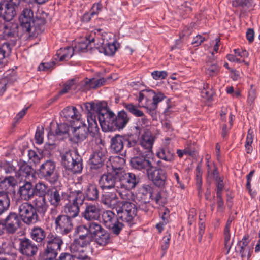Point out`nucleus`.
<instances>
[{
	"instance_id": "38",
	"label": "nucleus",
	"mask_w": 260,
	"mask_h": 260,
	"mask_svg": "<svg viewBox=\"0 0 260 260\" xmlns=\"http://www.w3.org/2000/svg\"><path fill=\"white\" fill-rule=\"evenodd\" d=\"M19 170L16 172V176L20 177V176H24L25 177L30 175L33 176L34 169L32 168L25 162H20L19 163Z\"/></svg>"
},
{
	"instance_id": "15",
	"label": "nucleus",
	"mask_w": 260,
	"mask_h": 260,
	"mask_svg": "<svg viewBox=\"0 0 260 260\" xmlns=\"http://www.w3.org/2000/svg\"><path fill=\"white\" fill-rule=\"evenodd\" d=\"M73 219L63 214L58 215L54 221L56 230H59L62 234H68L73 229Z\"/></svg>"
},
{
	"instance_id": "56",
	"label": "nucleus",
	"mask_w": 260,
	"mask_h": 260,
	"mask_svg": "<svg viewBox=\"0 0 260 260\" xmlns=\"http://www.w3.org/2000/svg\"><path fill=\"white\" fill-rule=\"evenodd\" d=\"M253 132L251 129H249L248 131L245 145V147L247 153H250L252 151V148L251 146V145L253 142Z\"/></svg>"
},
{
	"instance_id": "51",
	"label": "nucleus",
	"mask_w": 260,
	"mask_h": 260,
	"mask_svg": "<svg viewBox=\"0 0 260 260\" xmlns=\"http://www.w3.org/2000/svg\"><path fill=\"white\" fill-rule=\"evenodd\" d=\"M103 202L110 208H114L118 202V198L116 194H107L104 196Z\"/></svg>"
},
{
	"instance_id": "31",
	"label": "nucleus",
	"mask_w": 260,
	"mask_h": 260,
	"mask_svg": "<svg viewBox=\"0 0 260 260\" xmlns=\"http://www.w3.org/2000/svg\"><path fill=\"white\" fill-rule=\"evenodd\" d=\"M100 44L101 45L96 44V46H95V49L98 50L99 52L103 53L107 56H112L115 54L117 50L115 43H104L103 41L100 42Z\"/></svg>"
},
{
	"instance_id": "42",
	"label": "nucleus",
	"mask_w": 260,
	"mask_h": 260,
	"mask_svg": "<svg viewBox=\"0 0 260 260\" xmlns=\"http://www.w3.org/2000/svg\"><path fill=\"white\" fill-rule=\"evenodd\" d=\"M34 209L36 213L44 215L48 208V205L45 202V198L44 197L42 199H36L34 201Z\"/></svg>"
},
{
	"instance_id": "28",
	"label": "nucleus",
	"mask_w": 260,
	"mask_h": 260,
	"mask_svg": "<svg viewBox=\"0 0 260 260\" xmlns=\"http://www.w3.org/2000/svg\"><path fill=\"white\" fill-rule=\"evenodd\" d=\"M154 142V137L148 129H145L140 139V144L148 152H152V148Z\"/></svg>"
},
{
	"instance_id": "4",
	"label": "nucleus",
	"mask_w": 260,
	"mask_h": 260,
	"mask_svg": "<svg viewBox=\"0 0 260 260\" xmlns=\"http://www.w3.org/2000/svg\"><path fill=\"white\" fill-rule=\"evenodd\" d=\"M85 196L81 190H75L71 192L68 199L69 202L64 206L66 215L75 218L80 213V208L83 204Z\"/></svg>"
},
{
	"instance_id": "64",
	"label": "nucleus",
	"mask_w": 260,
	"mask_h": 260,
	"mask_svg": "<svg viewBox=\"0 0 260 260\" xmlns=\"http://www.w3.org/2000/svg\"><path fill=\"white\" fill-rule=\"evenodd\" d=\"M28 156L29 160H31L34 164H38L40 161L41 157L34 150H28Z\"/></svg>"
},
{
	"instance_id": "26",
	"label": "nucleus",
	"mask_w": 260,
	"mask_h": 260,
	"mask_svg": "<svg viewBox=\"0 0 260 260\" xmlns=\"http://www.w3.org/2000/svg\"><path fill=\"white\" fill-rule=\"evenodd\" d=\"M85 110L87 111V115H94L99 117V115H101L106 110L107 104L106 102H87L84 104Z\"/></svg>"
},
{
	"instance_id": "34",
	"label": "nucleus",
	"mask_w": 260,
	"mask_h": 260,
	"mask_svg": "<svg viewBox=\"0 0 260 260\" xmlns=\"http://www.w3.org/2000/svg\"><path fill=\"white\" fill-rule=\"evenodd\" d=\"M220 71V67L214 59L209 60L205 66V73L209 77L217 76Z\"/></svg>"
},
{
	"instance_id": "43",
	"label": "nucleus",
	"mask_w": 260,
	"mask_h": 260,
	"mask_svg": "<svg viewBox=\"0 0 260 260\" xmlns=\"http://www.w3.org/2000/svg\"><path fill=\"white\" fill-rule=\"evenodd\" d=\"M233 219V217H229L224 230V245L225 248L228 250V253L229 252L233 244V241L230 242L231 236L230 233V229Z\"/></svg>"
},
{
	"instance_id": "18",
	"label": "nucleus",
	"mask_w": 260,
	"mask_h": 260,
	"mask_svg": "<svg viewBox=\"0 0 260 260\" xmlns=\"http://www.w3.org/2000/svg\"><path fill=\"white\" fill-rule=\"evenodd\" d=\"M103 146H99L93 152L89 161L91 170L100 169L104 166V162L106 159L107 151Z\"/></svg>"
},
{
	"instance_id": "12",
	"label": "nucleus",
	"mask_w": 260,
	"mask_h": 260,
	"mask_svg": "<svg viewBox=\"0 0 260 260\" xmlns=\"http://www.w3.org/2000/svg\"><path fill=\"white\" fill-rule=\"evenodd\" d=\"M96 118V115H87V132L97 145L103 146L104 141L102 139Z\"/></svg>"
},
{
	"instance_id": "57",
	"label": "nucleus",
	"mask_w": 260,
	"mask_h": 260,
	"mask_svg": "<svg viewBox=\"0 0 260 260\" xmlns=\"http://www.w3.org/2000/svg\"><path fill=\"white\" fill-rule=\"evenodd\" d=\"M75 86V80L72 79L67 81L64 85L62 90L59 91V94H64L67 93L70 90L74 89Z\"/></svg>"
},
{
	"instance_id": "60",
	"label": "nucleus",
	"mask_w": 260,
	"mask_h": 260,
	"mask_svg": "<svg viewBox=\"0 0 260 260\" xmlns=\"http://www.w3.org/2000/svg\"><path fill=\"white\" fill-rule=\"evenodd\" d=\"M139 208L146 213H150L152 212L153 207L150 202H145V200H142L139 205Z\"/></svg>"
},
{
	"instance_id": "11",
	"label": "nucleus",
	"mask_w": 260,
	"mask_h": 260,
	"mask_svg": "<svg viewBox=\"0 0 260 260\" xmlns=\"http://www.w3.org/2000/svg\"><path fill=\"white\" fill-rule=\"evenodd\" d=\"M69 197L67 193L56 188L49 189L46 197L50 205L55 208L62 206Z\"/></svg>"
},
{
	"instance_id": "6",
	"label": "nucleus",
	"mask_w": 260,
	"mask_h": 260,
	"mask_svg": "<svg viewBox=\"0 0 260 260\" xmlns=\"http://www.w3.org/2000/svg\"><path fill=\"white\" fill-rule=\"evenodd\" d=\"M39 175L43 179L51 184H55L58 180L59 175L55 162L47 160L43 163L39 169Z\"/></svg>"
},
{
	"instance_id": "41",
	"label": "nucleus",
	"mask_w": 260,
	"mask_h": 260,
	"mask_svg": "<svg viewBox=\"0 0 260 260\" xmlns=\"http://www.w3.org/2000/svg\"><path fill=\"white\" fill-rule=\"evenodd\" d=\"M11 48V44L8 42L4 43L0 47V66L3 67L6 64V57L10 54Z\"/></svg>"
},
{
	"instance_id": "19",
	"label": "nucleus",
	"mask_w": 260,
	"mask_h": 260,
	"mask_svg": "<svg viewBox=\"0 0 260 260\" xmlns=\"http://www.w3.org/2000/svg\"><path fill=\"white\" fill-rule=\"evenodd\" d=\"M81 215L85 220L92 222L99 219L101 215V210L98 204L87 203Z\"/></svg>"
},
{
	"instance_id": "46",
	"label": "nucleus",
	"mask_w": 260,
	"mask_h": 260,
	"mask_svg": "<svg viewBox=\"0 0 260 260\" xmlns=\"http://www.w3.org/2000/svg\"><path fill=\"white\" fill-rule=\"evenodd\" d=\"M120 219H118L117 217V219H116L115 221L106 228L111 233L115 236H118L124 227V224L123 221L120 222Z\"/></svg>"
},
{
	"instance_id": "32",
	"label": "nucleus",
	"mask_w": 260,
	"mask_h": 260,
	"mask_svg": "<svg viewBox=\"0 0 260 260\" xmlns=\"http://www.w3.org/2000/svg\"><path fill=\"white\" fill-rule=\"evenodd\" d=\"M93 240L100 246H105L111 243L112 238L111 234L104 228L93 238Z\"/></svg>"
},
{
	"instance_id": "8",
	"label": "nucleus",
	"mask_w": 260,
	"mask_h": 260,
	"mask_svg": "<svg viewBox=\"0 0 260 260\" xmlns=\"http://www.w3.org/2000/svg\"><path fill=\"white\" fill-rule=\"evenodd\" d=\"M137 209L135 205L129 202H123L117 209V217L123 222L131 224L137 214Z\"/></svg>"
},
{
	"instance_id": "25",
	"label": "nucleus",
	"mask_w": 260,
	"mask_h": 260,
	"mask_svg": "<svg viewBox=\"0 0 260 260\" xmlns=\"http://www.w3.org/2000/svg\"><path fill=\"white\" fill-rule=\"evenodd\" d=\"M19 197L16 199L28 202L30 200L35 194V190L32 183L28 181L25 180L23 185L20 186L18 191Z\"/></svg>"
},
{
	"instance_id": "33",
	"label": "nucleus",
	"mask_w": 260,
	"mask_h": 260,
	"mask_svg": "<svg viewBox=\"0 0 260 260\" xmlns=\"http://www.w3.org/2000/svg\"><path fill=\"white\" fill-rule=\"evenodd\" d=\"M146 93L148 94L149 96L152 98L153 102L151 103H147L146 107L149 109L150 111H153L157 107L158 103L162 101L165 98V96L161 93H155L152 90L146 91Z\"/></svg>"
},
{
	"instance_id": "49",
	"label": "nucleus",
	"mask_w": 260,
	"mask_h": 260,
	"mask_svg": "<svg viewBox=\"0 0 260 260\" xmlns=\"http://www.w3.org/2000/svg\"><path fill=\"white\" fill-rule=\"evenodd\" d=\"M153 188L149 185H144L141 188L142 200H145V202H150L153 197Z\"/></svg>"
},
{
	"instance_id": "16",
	"label": "nucleus",
	"mask_w": 260,
	"mask_h": 260,
	"mask_svg": "<svg viewBox=\"0 0 260 260\" xmlns=\"http://www.w3.org/2000/svg\"><path fill=\"white\" fill-rule=\"evenodd\" d=\"M99 115V121L104 131H114L115 114L108 109Z\"/></svg>"
},
{
	"instance_id": "9",
	"label": "nucleus",
	"mask_w": 260,
	"mask_h": 260,
	"mask_svg": "<svg viewBox=\"0 0 260 260\" xmlns=\"http://www.w3.org/2000/svg\"><path fill=\"white\" fill-rule=\"evenodd\" d=\"M118 167H113L111 172L103 174L100 177L99 183L103 189H115L117 191L118 183Z\"/></svg>"
},
{
	"instance_id": "21",
	"label": "nucleus",
	"mask_w": 260,
	"mask_h": 260,
	"mask_svg": "<svg viewBox=\"0 0 260 260\" xmlns=\"http://www.w3.org/2000/svg\"><path fill=\"white\" fill-rule=\"evenodd\" d=\"M19 251L21 254L27 256H33L38 250V246L28 238L19 239Z\"/></svg>"
},
{
	"instance_id": "36",
	"label": "nucleus",
	"mask_w": 260,
	"mask_h": 260,
	"mask_svg": "<svg viewBox=\"0 0 260 260\" xmlns=\"http://www.w3.org/2000/svg\"><path fill=\"white\" fill-rule=\"evenodd\" d=\"M30 237L37 243H42L46 237V232L44 229L39 226H34L30 232Z\"/></svg>"
},
{
	"instance_id": "54",
	"label": "nucleus",
	"mask_w": 260,
	"mask_h": 260,
	"mask_svg": "<svg viewBox=\"0 0 260 260\" xmlns=\"http://www.w3.org/2000/svg\"><path fill=\"white\" fill-rule=\"evenodd\" d=\"M35 192L38 194L40 197H44L45 195L47 196L49 189L48 186L42 182H39L35 185L34 189Z\"/></svg>"
},
{
	"instance_id": "29",
	"label": "nucleus",
	"mask_w": 260,
	"mask_h": 260,
	"mask_svg": "<svg viewBox=\"0 0 260 260\" xmlns=\"http://www.w3.org/2000/svg\"><path fill=\"white\" fill-rule=\"evenodd\" d=\"M74 235L77 236V239L89 243H91L90 235L89 234L88 223L87 224H80L77 226L74 230Z\"/></svg>"
},
{
	"instance_id": "10",
	"label": "nucleus",
	"mask_w": 260,
	"mask_h": 260,
	"mask_svg": "<svg viewBox=\"0 0 260 260\" xmlns=\"http://www.w3.org/2000/svg\"><path fill=\"white\" fill-rule=\"evenodd\" d=\"M47 16V13L43 11H38L36 15L35 18L30 24V29H28L26 32L29 36L34 37L41 33L44 30V26L45 24L46 18Z\"/></svg>"
},
{
	"instance_id": "47",
	"label": "nucleus",
	"mask_w": 260,
	"mask_h": 260,
	"mask_svg": "<svg viewBox=\"0 0 260 260\" xmlns=\"http://www.w3.org/2000/svg\"><path fill=\"white\" fill-rule=\"evenodd\" d=\"M103 224L106 228L117 219L115 213L110 210H106L101 214Z\"/></svg>"
},
{
	"instance_id": "40",
	"label": "nucleus",
	"mask_w": 260,
	"mask_h": 260,
	"mask_svg": "<svg viewBox=\"0 0 260 260\" xmlns=\"http://www.w3.org/2000/svg\"><path fill=\"white\" fill-rule=\"evenodd\" d=\"M10 204L9 193L6 191H0V215L8 210Z\"/></svg>"
},
{
	"instance_id": "17",
	"label": "nucleus",
	"mask_w": 260,
	"mask_h": 260,
	"mask_svg": "<svg viewBox=\"0 0 260 260\" xmlns=\"http://www.w3.org/2000/svg\"><path fill=\"white\" fill-rule=\"evenodd\" d=\"M147 176L148 179L157 187H165L167 182V173L161 169H157L154 167L151 168Z\"/></svg>"
},
{
	"instance_id": "23",
	"label": "nucleus",
	"mask_w": 260,
	"mask_h": 260,
	"mask_svg": "<svg viewBox=\"0 0 260 260\" xmlns=\"http://www.w3.org/2000/svg\"><path fill=\"white\" fill-rule=\"evenodd\" d=\"M18 27L14 23L0 24V36L4 39H16L18 37Z\"/></svg>"
},
{
	"instance_id": "24",
	"label": "nucleus",
	"mask_w": 260,
	"mask_h": 260,
	"mask_svg": "<svg viewBox=\"0 0 260 260\" xmlns=\"http://www.w3.org/2000/svg\"><path fill=\"white\" fill-rule=\"evenodd\" d=\"M61 116L64 122H69L72 126L75 121L80 118V114L75 107H67L61 112Z\"/></svg>"
},
{
	"instance_id": "58",
	"label": "nucleus",
	"mask_w": 260,
	"mask_h": 260,
	"mask_svg": "<svg viewBox=\"0 0 260 260\" xmlns=\"http://www.w3.org/2000/svg\"><path fill=\"white\" fill-rule=\"evenodd\" d=\"M0 167L3 169L7 173H10L13 172H16V167L12 164L6 161H1Z\"/></svg>"
},
{
	"instance_id": "2",
	"label": "nucleus",
	"mask_w": 260,
	"mask_h": 260,
	"mask_svg": "<svg viewBox=\"0 0 260 260\" xmlns=\"http://www.w3.org/2000/svg\"><path fill=\"white\" fill-rule=\"evenodd\" d=\"M14 201V208L24 223L34 224L40 220L38 214L36 213L34 206L30 203L23 202L21 199H15Z\"/></svg>"
},
{
	"instance_id": "27",
	"label": "nucleus",
	"mask_w": 260,
	"mask_h": 260,
	"mask_svg": "<svg viewBox=\"0 0 260 260\" xmlns=\"http://www.w3.org/2000/svg\"><path fill=\"white\" fill-rule=\"evenodd\" d=\"M34 18V12L30 7H26L22 11L19 19L24 30L30 29V24Z\"/></svg>"
},
{
	"instance_id": "3",
	"label": "nucleus",
	"mask_w": 260,
	"mask_h": 260,
	"mask_svg": "<svg viewBox=\"0 0 260 260\" xmlns=\"http://www.w3.org/2000/svg\"><path fill=\"white\" fill-rule=\"evenodd\" d=\"M61 237L50 233L47 236L46 247L40 254L39 260H54L63 244Z\"/></svg>"
},
{
	"instance_id": "62",
	"label": "nucleus",
	"mask_w": 260,
	"mask_h": 260,
	"mask_svg": "<svg viewBox=\"0 0 260 260\" xmlns=\"http://www.w3.org/2000/svg\"><path fill=\"white\" fill-rule=\"evenodd\" d=\"M172 162L163 161L162 160H158L157 162V167H154L157 169H161L163 171L170 170L172 169Z\"/></svg>"
},
{
	"instance_id": "5",
	"label": "nucleus",
	"mask_w": 260,
	"mask_h": 260,
	"mask_svg": "<svg viewBox=\"0 0 260 260\" xmlns=\"http://www.w3.org/2000/svg\"><path fill=\"white\" fill-rule=\"evenodd\" d=\"M61 164L73 173H81L83 169L82 157L74 151H67L62 155Z\"/></svg>"
},
{
	"instance_id": "50",
	"label": "nucleus",
	"mask_w": 260,
	"mask_h": 260,
	"mask_svg": "<svg viewBox=\"0 0 260 260\" xmlns=\"http://www.w3.org/2000/svg\"><path fill=\"white\" fill-rule=\"evenodd\" d=\"M123 106L127 111L136 117H143L144 116L143 111L140 110L137 106L132 103H124Z\"/></svg>"
},
{
	"instance_id": "44",
	"label": "nucleus",
	"mask_w": 260,
	"mask_h": 260,
	"mask_svg": "<svg viewBox=\"0 0 260 260\" xmlns=\"http://www.w3.org/2000/svg\"><path fill=\"white\" fill-rule=\"evenodd\" d=\"M74 49L71 47H67L58 50L56 55L60 61H64L70 59L74 55Z\"/></svg>"
},
{
	"instance_id": "59",
	"label": "nucleus",
	"mask_w": 260,
	"mask_h": 260,
	"mask_svg": "<svg viewBox=\"0 0 260 260\" xmlns=\"http://www.w3.org/2000/svg\"><path fill=\"white\" fill-rule=\"evenodd\" d=\"M249 243L248 236H245L241 241L239 242L238 244L240 246V250L239 251L241 254V257H243L246 256V254L244 252L245 247L247 246Z\"/></svg>"
},
{
	"instance_id": "20",
	"label": "nucleus",
	"mask_w": 260,
	"mask_h": 260,
	"mask_svg": "<svg viewBox=\"0 0 260 260\" xmlns=\"http://www.w3.org/2000/svg\"><path fill=\"white\" fill-rule=\"evenodd\" d=\"M5 230L8 234L15 233L20 226L21 219L18 214L11 212L4 220Z\"/></svg>"
},
{
	"instance_id": "61",
	"label": "nucleus",
	"mask_w": 260,
	"mask_h": 260,
	"mask_svg": "<svg viewBox=\"0 0 260 260\" xmlns=\"http://www.w3.org/2000/svg\"><path fill=\"white\" fill-rule=\"evenodd\" d=\"M252 0H236L233 2V6L245 8H249L252 6Z\"/></svg>"
},
{
	"instance_id": "48",
	"label": "nucleus",
	"mask_w": 260,
	"mask_h": 260,
	"mask_svg": "<svg viewBox=\"0 0 260 260\" xmlns=\"http://www.w3.org/2000/svg\"><path fill=\"white\" fill-rule=\"evenodd\" d=\"M89 234L90 235L91 242L100 232L104 229L102 225L98 222L92 221L88 222Z\"/></svg>"
},
{
	"instance_id": "53",
	"label": "nucleus",
	"mask_w": 260,
	"mask_h": 260,
	"mask_svg": "<svg viewBox=\"0 0 260 260\" xmlns=\"http://www.w3.org/2000/svg\"><path fill=\"white\" fill-rule=\"evenodd\" d=\"M207 167L208 177L214 178L215 180H218L219 176L217 168L214 164H213L212 166L210 165L208 160L207 162Z\"/></svg>"
},
{
	"instance_id": "37",
	"label": "nucleus",
	"mask_w": 260,
	"mask_h": 260,
	"mask_svg": "<svg viewBox=\"0 0 260 260\" xmlns=\"http://www.w3.org/2000/svg\"><path fill=\"white\" fill-rule=\"evenodd\" d=\"M83 194L88 200L95 201L99 198V191L95 185L89 184L85 188Z\"/></svg>"
},
{
	"instance_id": "30",
	"label": "nucleus",
	"mask_w": 260,
	"mask_h": 260,
	"mask_svg": "<svg viewBox=\"0 0 260 260\" xmlns=\"http://www.w3.org/2000/svg\"><path fill=\"white\" fill-rule=\"evenodd\" d=\"M127 113L124 110L118 112L117 115H115L114 130L123 129L129 121Z\"/></svg>"
},
{
	"instance_id": "63",
	"label": "nucleus",
	"mask_w": 260,
	"mask_h": 260,
	"mask_svg": "<svg viewBox=\"0 0 260 260\" xmlns=\"http://www.w3.org/2000/svg\"><path fill=\"white\" fill-rule=\"evenodd\" d=\"M151 75L155 80H160L166 78L168 74L167 72L165 71H155L152 72Z\"/></svg>"
},
{
	"instance_id": "35",
	"label": "nucleus",
	"mask_w": 260,
	"mask_h": 260,
	"mask_svg": "<svg viewBox=\"0 0 260 260\" xmlns=\"http://www.w3.org/2000/svg\"><path fill=\"white\" fill-rule=\"evenodd\" d=\"M158 158L167 162H173L174 159V152L173 150L168 147L160 148L157 152Z\"/></svg>"
},
{
	"instance_id": "52",
	"label": "nucleus",
	"mask_w": 260,
	"mask_h": 260,
	"mask_svg": "<svg viewBox=\"0 0 260 260\" xmlns=\"http://www.w3.org/2000/svg\"><path fill=\"white\" fill-rule=\"evenodd\" d=\"M69 126L65 123L58 124L55 130V134L57 136H62L63 138L69 137Z\"/></svg>"
},
{
	"instance_id": "45",
	"label": "nucleus",
	"mask_w": 260,
	"mask_h": 260,
	"mask_svg": "<svg viewBox=\"0 0 260 260\" xmlns=\"http://www.w3.org/2000/svg\"><path fill=\"white\" fill-rule=\"evenodd\" d=\"M95 39L92 38L91 40L86 39L84 42H81L75 46V49L78 51H84L85 50H92L96 46V44L94 43Z\"/></svg>"
},
{
	"instance_id": "39",
	"label": "nucleus",
	"mask_w": 260,
	"mask_h": 260,
	"mask_svg": "<svg viewBox=\"0 0 260 260\" xmlns=\"http://www.w3.org/2000/svg\"><path fill=\"white\" fill-rule=\"evenodd\" d=\"M111 148L116 153L120 152L123 148V138L116 135L111 139Z\"/></svg>"
},
{
	"instance_id": "22",
	"label": "nucleus",
	"mask_w": 260,
	"mask_h": 260,
	"mask_svg": "<svg viewBox=\"0 0 260 260\" xmlns=\"http://www.w3.org/2000/svg\"><path fill=\"white\" fill-rule=\"evenodd\" d=\"M89 135L85 124L78 126H72V135L70 140L75 143H81L84 141Z\"/></svg>"
},
{
	"instance_id": "7",
	"label": "nucleus",
	"mask_w": 260,
	"mask_h": 260,
	"mask_svg": "<svg viewBox=\"0 0 260 260\" xmlns=\"http://www.w3.org/2000/svg\"><path fill=\"white\" fill-rule=\"evenodd\" d=\"M20 0H4L0 2V17L10 21L16 14Z\"/></svg>"
},
{
	"instance_id": "14",
	"label": "nucleus",
	"mask_w": 260,
	"mask_h": 260,
	"mask_svg": "<svg viewBox=\"0 0 260 260\" xmlns=\"http://www.w3.org/2000/svg\"><path fill=\"white\" fill-rule=\"evenodd\" d=\"M147 156V154L141 155L132 158L130 161L132 167L143 172L146 171L147 174L151 168H154V166Z\"/></svg>"
},
{
	"instance_id": "1",
	"label": "nucleus",
	"mask_w": 260,
	"mask_h": 260,
	"mask_svg": "<svg viewBox=\"0 0 260 260\" xmlns=\"http://www.w3.org/2000/svg\"><path fill=\"white\" fill-rule=\"evenodd\" d=\"M140 182L138 176L130 172H126L118 167L117 192L122 199L129 200L131 197L130 190L134 189Z\"/></svg>"
},
{
	"instance_id": "13",
	"label": "nucleus",
	"mask_w": 260,
	"mask_h": 260,
	"mask_svg": "<svg viewBox=\"0 0 260 260\" xmlns=\"http://www.w3.org/2000/svg\"><path fill=\"white\" fill-rule=\"evenodd\" d=\"M90 244L88 242L75 238L70 246L71 252L77 258L85 260L88 258L86 249Z\"/></svg>"
},
{
	"instance_id": "55",
	"label": "nucleus",
	"mask_w": 260,
	"mask_h": 260,
	"mask_svg": "<svg viewBox=\"0 0 260 260\" xmlns=\"http://www.w3.org/2000/svg\"><path fill=\"white\" fill-rule=\"evenodd\" d=\"M202 164L200 162L198 164L196 168V185L199 190L201 189V186L202 184Z\"/></svg>"
}]
</instances>
